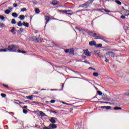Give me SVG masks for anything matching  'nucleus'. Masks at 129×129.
<instances>
[{
	"mask_svg": "<svg viewBox=\"0 0 129 129\" xmlns=\"http://www.w3.org/2000/svg\"><path fill=\"white\" fill-rule=\"evenodd\" d=\"M18 26H19V27H22V26H23V24H22V22L21 21H19L18 23H17Z\"/></svg>",
	"mask_w": 129,
	"mask_h": 129,
	"instance_id": "obj_24",
	"label": "nucleus"
},
{
	"mask_svg": "<svg viewBox=\"0 0 129 129\" xmlns=\"http://www.w3.org/2000/svg\"><path fill=\"white\" fill-rule=\"evenodd\" d=\"M56 118L55 117H51L50 119H49V121H50V122H51V123H55L56 122Z\"/></svg>",
	"mask_w": 129,
	"mask_h": 129,
	"instance_id": "obj_14",
	"label": "nucleus"
},
{
	"mask_svg": "<svg viewBox=\"0 0 129 129\" xmlns=\"http://www.w3.org/2000/svg\"><path fill=\"white\" fill-rule=\"evenodd\" d=\"M28 108V106H24L23 107V108Z\"/></svg>",
	"mask_w": 129,
	"mask_h": 129,
	"instance_id": "obj_56",
	"label": "nucleus"
},
{
	"mask_svg": "<svg viewBox=\"0 0 129 129\" xmlns=\"http://www.w3.org/2000/svg\"><path fill=\"white\" fill-rule=\"evenodd\" d=\"M19 18L21 21H22L23 20H25V16L24 15H20Z\"/></svg>",
	"mask_w": 129,
	"mask_h": 129,
	"instance_id": "obj_20",
	"label": "nucleus"
},
{
	"mask_svg": "<svg viewBox=\"0 0 129 129\" xmlns=\"http://www.w3.org/2000/svg\"><path fill=\"white\" fill-rule=\"evenodd\" d=\"M96 37H97V39H98L99 40H102L103 41H104V42H107V41L104 39L103 37L97 36H97Z\"/></svg>",
	"mask_w": 129,
	"mask_h": 129,
	"instance_id": "obj_13",
	"label": "nucleus"
},
{
	"mask_svg": "<svg viewBox=\"0 0 129 129\" xmlns=\"http://www.w3.org/2000/svg\"><path fill=\"white\" fill-rule=\"evenodd\" d=\"M97 55L100 57V58H103V56L101 55L100 52H98Z\"/></svg>",
	"mask_w": 129,
	"mask_h": 129,
	"instance_id": "obj_33",
	"label": "nucleus"
},
{
	"mask_svg": "<svg viewBox=\"0 0 129 129\" xmlns=\"http://www.w3.org/2000/svg\"><path fill=\"white\" fill-rule=\"evenodd\" d=\"M114 109L115 110H119L121 109V107H118V106H116L114 108Z\"/></svg>",
	"mask_w": 129,
	"mask_h": 129,
	"instance_id": "obj_22",
	"label": "nucleus"
},
{
	"mask_svg": "<svg viewBox=\"0 0 129 129\" xmlns=\"http://www.w3.org/2000/svg\"><path fill=\"white\" fill-rule=\"evenodd\" d=\"M106 55L109 56V57H114L115 53L112 51H108L106 53Z\"/></svg>",
	"mask_w": 129,
	"mask_h": 129,
	"instance_id": "obj_5",
	"label": "nucleus"
},
{
	"mask_svg": "<svg viewBox=\"0 0 129 129\" xmlns=\"http://www.w3.org/2000/svg\"><path fill=\"white\" fill-rule=\"evenodd\" d=\"M32 41H33L34 42H37V43H42V40L39 38H35V39L33 38Z\"/></svg>",
	"mask_w": 129,
	"mask_h": 129,
	"instance_id": "obj_12",
	"label": "nucleus"
},
{
	"mask_svg": "<svg viewBox=\"0 0 129 129\" xmlns=\"http://www.w3.org/2000/svg\"><path fill=\"white\" fill-rule=\"evenodd\" d=\"M105 61V62H108L109 60L107 59V58H106Z\"/></svg>",
	"mask_w": 129,
	"mask_h": 129,
	"instance_id": "obj_57",
	"label": "nucleus"
},
{
	"mask_svg": "<svg viewBox=\"0 0 129 129\" xmlns=\"http://www.w3.org/2000/svg\"><path fill=\"white\" fill-rule=\"evenodd\" d=\"M21 12H27V8H24L21 9Z\"/></svg>",
	"mask_w": 129,
	"mask_h": 129,
	"instance_id": "obj_32",
	"label": "nucleus"
},
{
	"mask_svg": "<svg viewBox=\"0 0 129 129\" xmlns=\"http://www.w3.org/2000/svg\"><path fill=\"white\" fill-rule=\"evenodd\" d=\"M5 14H6V15H9V14H10V13H11V11L9 10H6L5 12Z\"/></svg>",
	"mask_w": 129,
	"mask_h": 129,
	"instance_id": "obj_26",
	"label": "nucleus"
},
{
	"mask_svg": "<svg viewBox=\"0 0 129 129\" xmlns=\"http://www.w3.org/2000/svg\"><path fill=\"white\" fill-rule=\"evenodd\" d=\"M0 27H1V28H6V25L4 23H0Z\"/></svg>",
	"mask_w": 129,
	"mask_h": 129,
	"instance_id": "obj_25",
	"label": "nucleus"
},
{
	"mask_svg": "<svg viewBox=\"0 0 129 129\" xmlns=\"http://www.w3.org/2000/svg\"><path fill=\"white\" fill-rule=\"evenodd\" d=\"M11 113H12V114H15V113H14V112H11Z\"/></svg>",
	"mask_w": 129,
	"mask_h": 129,
	"instance_id": "obj_62",
	"label": "nucleus"
},
{
	"mask_svg": "<svg viewBox=\"0 0 129 129\" xmlns=\"http://www.w3.org/2000/svg\"><path fill=\"white\" fill-rule=\"evenodd\" d=\"M60 13H71V10H60L59 11Z\"/></svg>",
	"mask_w": 129,
	"mask_h": 129,
	"instance_id": "obj_15",
	"label": "nucleus"
},
{
	"mask_svg": "<svg viewBox=\"0 0 129 129\" xmlns=\"http://www.w3.org/2000/svg\"><path fill=\"white\" fill-rule=\"evenodd\" d=\"M122 11H124V10H125L124 9V8H123V7H122Z\"/></svg>",
	"mask_w": 129,
	"mask_h": 129,
	"instance_id": "obj_59",
	"label": "nucleus"
},
{
	"mask_svg": "<svg viewBox=\"0 0 129 129\" xmlns=\"http://www.w3.org/2000/svg\"><path fill=\"white\" fill-rule=\"evenodd\" d=\"M88 11H90V10H87V9H86V10H83V9L80 10L81 12H88Z\"/></svg>",
	"mask_w": 129,
	"mask_h": 129,
	"instance_id": "obj_37",
	"label": "nucleus"
},
{
	"mask_svg": "<svg viewBox=\"0 0 129 129\" xmlns=\"http://www.w3.org/2000/svg\"><path fill=\"white\" fill-rule=\"evenodd\" d=\"M58 4V2L57 1H53L52 2H51V5L52 6H56Z\"/></svg>",
	"mask_w": 129,
	"mask_h": 129,
	"instance_id": "obj_18",
	"label": "nucleus"
},
{
	"mask_svg": "<svg viewBox=\"0 0 129 129\" xmlns=\"http://www.w3.org/2000/svg\"><path fill=\"white\" fill-rule=\"evenodd\" d=\"M79 12H81L80 10H78L77 11V13H79Z\"/></svg>",
	"mask_w": 129,
	"mask_h": 129,
	"instance_id": "obj_60",
	"label": "nucleus"
},
{
	"mask_svg": "<svg viewBox=\"0 0 129 129\" xmlns=\"http://www.w3.org/2000/svg\"><path fill=\"white\" fill-rule=\"evenodd\" d=\"M1 95L3 98L7 97V95L6 94L1 93Z\"/></svg>",
	"mask_w": 129,
	"mask_h": 129,
	"instance_id": "obj_29",
	"label": "nucleus"
},
{
	"mask_svg": "<svg viewBox=\"0 0 129 129\" xmlns=\"http://www.w3.org/2000/svg\"><path fill=\"white\" fill-rule=\"evenodd\" d=\"M84 62V63H88V61L87 60H85Z\"/></svg>",
	"mask_w": 129,
	"mask_h": 129,
	"instance_id": "obj_58",
	"label": "nucleus"
},
{
	"mask_svg": "<svg viewBox=\"0 0 129 129\" xmlns=\"http://www.w3.org/2000/svg\"><path fill=\"white\" fill-rule=\"evenodd\" d=\"M55 101H55V100H51L50 101V103H55Z\"/></svg>",
	"mask_w": 129,
	"mask_h": 129,
	"instance_id": "obj_44",
	"label": "nucleus"
},
{
	"mask_svg": "<svg viewBox=\"0 0 129 129\" xmlns=\"http://www.w3.org/2000/svg\"><path fill=\"white\" fill-rule=\"evenodd\" d=\"M93 76L95 77H98V73H94L93 74Z\"/></svg>",
	"mask_w": 129,
	"mask_h": 129,
	"instance_id": "obj_27",
	"label": "nucleus"
},
{
	"mask_svg": "<svg viewBox=\"0 0 129 129\" xmlns=\"http://www.w3.org/2000/svg\"><path fill=\"white\" fill-rule=\"evenodd\" d=\"M100 102H101V103H106V104L108 103V102H102V101H100Z\"/></svg>",
	"mask_w": 129,
	"mask_h": 129,
	"instance_id": "obj_53",
	"label": "nucleus"
},
{
	"mask_svg": "<svg viewBox=\"0 0 129 129\" xmlns=\"http://www.w3.org/2000/svg\"><path fill=\"white\" fill-rule=\"evenodd\" d=\"M35 12L36 14H40V10L39 8H35Z\"/></svg>",
	"mask_w": 129,
	"mask_h": 129,
	"instance_id": "obj_21",
	"label": "nucleus"
},
{
	"mask_svg": "<svg viewBox=\"0 0 129 129\" xmlns=\"http://www.w3.org/2000/svg\"><path fill=\"white\" fill-rule=\"evenodd\" d=\"M120 14L126 16H129V11L127 10H121Z\"/></svg>",
	"mask_w": 129,
	"mask_h": 129,
	"instance_id": "obj_4",
	"label": "nucleus"
},
{
	"mask_svg": "<svg viewBox=\"0 0 129 129\" xmlns=\"http://www.w3.org/2000/svg\"><path fill=\"white\" fill-rule=\"evenodd\" d=\"M44 17L46 20L45 25H47L50 22V17L48 16H45Z\"/></svg>",
	"mask_w": 129,
	"mask_h": 129,
	"instance_id": "obj_10",
	"label": "nucleus"
},
{
	"mask_svg": "<svg viewBox=\"0 0 129 129\" xmlns=\"http://www.w3.org/2000/svg\"><path fill=\"white\" fill-rule=\"evenodd\" d=\"M83 59H86V56L85 55H84L82 56Z\"/></svg>",
	"mask_w": 129,
	"mask_h": 129,
	"instance_id": "obj_55",
	"label": "nucleus"
},
{
	"mask_svg": "<svg viewBox=\"0 0 129 129\" xmlns=\"http://www.w3.org/2000/svg\"><path fill=\"white\" fill-rule=\"evenodd\" d=\"M83 31H84L88 34V33H89V32H90V31H88V30H87V29H84Z\"/></svg>",
	"mask_w": 129,
	"mask_h": 129,
	"instance_id": "obj_43",
	"label": "nucleus"
},
{
	"mask_svg": "<svg viewBox=\"0 0 129 129\" xmlns=\"http://www.w3.org/2000/svg\"><path fill=\"white\" fill-rule=\"evenodd\" d=\"M12 17H14V18H17L18 17V14L17 13L14 12L12 13Z\"/></svg>",
	"mask_w": 129,
	"mask_h": 129,
	"instance_id": "obj_19",
	"label": "nucleus"
},
{
	"mask_svg": "<svg viewBox=\"0 0 129 129\" xmlns=\"http://www.w3.org/2000/svg\"><path fill=\"white\" fill-rule=\"evenodd\" d=\"M21 53H22L23 54H26V53H27V51L25 50H22L21 51Z\"/></svg>",
	"mask_w": 129,
	"mask_h": 129,
	"instance_id": "obj_46",
	"label": "nucleus"
},
{
	"mask_svg": "<svg viewBox=\"0 0 129 129\" xmlns=\"http://www.w3.org/2000/svg\"><path fill=\"white\" fill-rule=\"evenodd\" d=\"M11 23L15 25V24H17V22H16V20H15V19H13L12 20Z\"/></svg>",
	"mask_w": 129,
	"mask_h": 129,
	"instance_id": "obj_28",
	"label": "nucleus"
},
{
	"mask_svg": "<svg viewBox=\"0 0 129 129\" xmlns=\"http://www.w3.org/2000/svg\"><path fill=\"white\" fill-rule=\"evenodd\" d=\"M68 15H69L70 16H71V15H72V13H71L70 12H67V13Z\"/></svg>",
	"mask_w": 129,
	"mask_h": 129,
	"instance_id": "obj_49",
	"label": "nucleus"
},
{
	"mask_svg": "<svg viewBox=\"0 0 129 129\" xmlns=\"http://www.w3.org/2000/svg\"><path fill=\"white\" fill-rule=\"evenodd\" d=\"M49 127H50L51 129H55L57 128V125L55 124L51 123L49 125Z\"/></svg>",
	"mask_w": 129,
	"mask_h": 129,
	"instance_id": "obj_9",
	"label": "nucleus"
},
{
	"mask_svg": "<svg viewBox=\"0 0 129 129\" xmlns=\"http://www.w3.org/2000/svg\"><path fill=\"white\" fill-rule=\"evenodd\" d=\"M65 53H69L70 55H72L74 56V48H72L70 49H64Z\"/></svg>",
	"mask_w": 129,
	"mask_h": 129,
	"instance_id": "obj_3",
	"label": "nucleus"
},
{
	"mask_svg": "<svg viewBox=\"0 0 129 129\" xmlns=\"http://www.w3.org/2000/svg\"><path fill=\"white\" fill-rule=\"evenodd\" d=\"M51 112H52V113H57V112L55 111H51Z\"/></svg>",
	"mask_w": 129,
	"mask_h": 129,
	"instance_id": "obj_54",
	"label": "nucleus"
},
{
	"mask_svg": "<svg viewBox=\"0 0 129 129\" xmlns=\"http://www.w3.org/2000/svg\"><path fill=\"white\" fill-rule=\"evenodd\" d=\"M115 3L116 4H117V5H121V2H120L119 1H115Z\"/></svg>",
	"mask_w": 129,
	"mask_h": 129,
	"instance_id": "obj_34",
	"label": "nucleus"
},
{
	"mask_svg": "<svg viewBox=\"0 0 129 129\" xmlns=\"http://www.w3.org/2000/svg\"><path fill=\"white\" fill-rule=\"evenodd\" d=\"M93 3V1H89L86 2L84 4L81 5L79 6V8H84V9H87V8H89V7H90L92 5V3Z\"/></svg>",
	"mask_w": 129,
	"mask_h": 129,
	"instance_id": "obj_1",
	"label": "nucleus"
},
{
	"mask_svg": "<svg viewBox=\"0 0 129 129\" xmlns=\"http://www.w3.org/2000/svg\"><path fill=\"white\" fill-rule=\"evenodd\" d=\"M62 88H63V87H64V85L63 84H62Z\"/></svg>",
	"mask_w": 129,
	"mask_h": 129,
	"instance_id": "obj_61",
	"label": "nucleus"
},
{
	"mask_svg": "<svg viewBox=\"0 0 129 129\" xmlns=\"http://www.w3.org/2000/svg\"><path fill=\"white\" fill-rule=\"evenodd\" d=\"M19 47H17V45L13 44L12 45H9L7 50H8L9 52H17V49Z\"/></svg>",
	"mask_w": 129,
	"mask_h": 129,
	"instance_id": "obj_2",
	"label": "nucleus"
},
{
	"mask_svg": "<svg viewBox=\"0 0 129 129\" xmlns=\"http://www.w3.org/2000/svg\"><path fill=\"white\" fill-rule=\"evenodd\" d=\"M88 35H89L91 37H97V33H95V32L94 31H90L88 33Z\"/></svg>",
	"mask_w": 129,
	"mask_h": 129,
	"instance_id": "obj_6",
	"label": "nucleus"
},
{
	"mask_svg": "<svg viewBox=\"0 0 129 129\" xmlns=\"http://www.w3.org/2000/svg\"><path fill=\"white\" fill-rule=\"evenodd\" d=\"M22 25L23 26H24V27H26V28H29V23H26V22H24L22 23Z\"/></svg>",
	"mask_w": 129,
	"mask_h": 129,
	"instance_id": "obj_16",
	"label": "nucleus"
},
{
	"mask_svg": "<svg viewBox=\"0 0 129 129\" xmlns=\"http://www.w3.org/2000/svg\"><path fill=\"white\" fill-rule=\"evenodd\" d=\"M33 97H34V95H32L31 96H27L26 98H27V99H30V100H33Z\"/></svg>",
	"mask_w": 129,
	"mask_h": 129,
	"instance_id": "obj_17",
	"label": "nucleus"
},
{
	"mask_svg": "<svg viewBox=\"0 0 129 129\" xmlns=\"http://www.w3.org/2000/svg\"><path fill=\"white\" fill-rule=\"evenodd\" d=\"M33 4L34 6H36V5H38V2L36 1H33Z\"/></svg>",
	"mask_w": 129,
	"mask_h": 129,
	"instance_id": "obj_39",
	"label": "nucleus"
},
{
	"mask_svg": "<svg viewBox=\"0 0 129 129\" xmlns=\"http://www.w3.org/2000/svg\"><path fill=\"white\" fill-rule=\"evenodd\" d=\"M103 11L106 12V13H111V12L110 11L106 10V9H104Z\"/></svg>",
	"mask_w": 129,
	"mask_h": 129,
	"instance_id": "obj_41",
	"label": "nucleus"
},
{
	"mask_svg": "<svg viewBox=\"0 0 129 129\" xmlns=\"http://www.w3.org/2000/svg\"><path fill=\"white\" fill-rule=\"evenodd\" d=\"M78 30L79 31H83V30H82V28L81 27L79 28Z\"/></svg>",
	"mask_w": 129,
	"mask_h": 129,
	"instance_id": "obj_50",
	"label": "nucleus"
},
{
	"mask_svg": "<svg viewBox=\"0 0 129 129\" xmlns=\"http://www.w3.org/2000/svg\"><path fill=\"white\" fill-rule=\"evenodd\" d=\"M13 34H16V32L14 31Z\"/></svg>",
	"mask_w": 129,
	"mask_h": 129,
	"instance_id": "obj_64",
	"label": "nucleus"
},
{
	"mask_svg": "<svg viewBox=\"0 0 129 129\" xmlns=\"http://www.w3.org/2000/svg\"><path fill=\"white\" fill-rule=\"evenodd\" d=\"M111 109V106H106V109Z\"/></svg>",
	"mask_w": 129,
	"mask_h": 129,
	"instance_id": "obj_40",
	"label": "nucleus"
},
{
	"mask_svg": "<svg viewBox=\"0 0 129 129\" xmlns=\"http://www.w3.org/2000/svg\"><path fill=\"white\" fill-rule=\"evenodd\" d=\"M11 33H13V32H15V27H13L11 30Z\"/></svg>",
	"mask_w": 129,
	"mask_h": 129,
	"instance_id": "obj_42",
	"label": "nucleus"
},
{
	"mask_svg": "<svg viewBox=\"0 0 129 129\" xmlns=\"http://www.w3.org/2000/svg\"><path fill=\"white\" fill-rule=\"evenodd\" d=\"M83 52L84 53V54L86 55V56H88L89 57H90V56H91V52L89 51L88 49L84 50Z\"/></svg>",
	"mask_w": 129,
	"mask_h": 129,
	"instance_id": "obj_7",
	"label": "nucleus"
},
{
	"mask_svg": "<svg viewBox=\"0 0 129 129\" xmlns=\"http://www.w3.org/2000/svg\"><path fill=\"white\" fill-rule=\"evenodd\" d=\"M37 126H38V125L36 124L35 125V127H37Z\"/></svg>",
	"mask_w": 129,
	"mask_h": 129,
	"instance_id": "obj_63",
	"label": "nucleus"
},
{
	"mask_svg": "<svg viewBox=\"0 0 129 129\" xmlns=\"http://www.w3.org/2000/svg\"><path fill=\"white\" fill-rule=\"evenodd\" d=\"M101 108L104 109V108H106V106H101Z\"/></svg>",
	"mask_w": 129,
	"mask_h": 129,
	"instance_id": "obj_47",
	"label": "nucleus"
},
{
	"mask_svg": "<svg viewBox=\"0 0 129 129\" xmlns=\"http://www.w3.org/2000/svg\"><path fill=\"white\" fill-rule=\"evenodd\" d=\"M3 86L5 88H7V89H10V87H9V86L8 85H6L5 84H3Z\"/></svg>",
	"mask_w": 129,
	"mask_h": 129,
	"instance_id": "obj_31",
	"label": "nucleus"
},
{
	"mask_svg": "<svg viewBox=\"0 0 129 129\" xmlns=\"http://www.w3.org/2000/svg\"><path fill=\"white\" fill-rule=\"evenodd\" d=\"M0 19L2 20V21H4V20H5V17L3 16V15H1L0 16Z\"/></svg>",
	"mask_w": 129,
	"mask_h": 129,
	"instance_id": "obj_35",
	"label": "nucleus"
},
{
	"mask_svg": "<svg viewBox=\"0 0 129 129\" xmlns=\"http://www.w3.org/2000/svg\"><path fill=\"white\" fill-rule=\"evenodd\" d=\"M89 45L91 46H95V47L96 46V41L93 40L89 42Z\"/></svg>",
	"mask_w": 129,
	"mask_h": 129,
	"instance_id": "obj_11",
	"label": "nucleus"
},
{
	"mask_svg": "<svg viewBox=\"0 0 129 129\" xmlns=\"http://www.w3.org/2000/svg\"><path fill=\"white\" fill-rule=\"evenodd\" d=\"M17 52H18V53H21V52H22V50H20V49H18V50H17Z\"/></svg>",
	"mask_w": 129,
	"mask_h": 129,
	"instance_id": "obj_51",
	"label": "nucleus"
},
{
	"mask_svg": "<svg viewBox=\"0 0 129 129\" xmlns=\"http://www.w3.org/2000/svg\"><path fill=\"white\" fill-rule=\"evenodd\" d=\"M0 52H8V49H4V48H2L1 49H0Z\"/></svg>",
	"mask_w": 129,
	"mask_h": 129,
	"instance_id": "obj_23",
	"label": "nucleus"
},
{
	"mask_svg": "<svg viewBox=\"0 0 129 129\" xmlns=\"http://www.w3.org/2000/svg\"><path fill=\"white\" fill-rule=\"evenodd\" d=\"M95 47H97V48H100L102 47V44H96Z\"/></svg>",
	"mask_w": 129,
	"mask_h": 129,
	"instance_id": "obj_30",
	"label": "nucleus"
},
{
	"mask_svg": "<svg viewBox=\"0 0 129 129\" xmlns=\"http://www.w3.org/2000/svg\"><path fill=\"white\" fill-rule=\"evenodd\" d=\"M13 6H14V8H17V7H18V4L16 3H15L13 4Z\"/></svg>",
	"mask_w": 129,
	"mask_h": 129,
	"instance_id": "obj_45",
	"label": "nucleus"
},
{
	"mask_svg": "<svg viewBox=\"0 0 129 129\" xmlns=\"http://www.w3.org/2000/svg\"><path fill=\"white\" fill-rule=\"evenodd\" d=\"M23 113H25V114H27V113H28V111L26 109H23Z\"/></svg>",
	"mask_w": 129,
	"mask_h": 129,
	"instance_id": "obj_36",
	"label": "nucleus"
},
{
	"mask_svg": "<svg viewBox=\"0 0 129 129\" xmlns=\"http://www.w3.org/2000/svg\"><path fill=\"white\" fill-rule=\"evenodd\" d=\"M125 16L124 15L121 16V19H125Z\"/></svg>",
	"mask_w": 129,
	"mask_h": 129,
	"instance_id": "obj_48",
	"label": "nucleus"
},
{
	"mask_svg": "<svg viewBox=\"0 0 129 129\" xmlns=\"http://www.w3.org/2000/svg\"><path fill=\"white\" fill-rule=\"evenodd\" d=\"M97 93H98V95H102V92H101V91H98Z\"/></svg>",
	"mask_w": 129,
	"mask_h": 129,
	"instance_id": "obj_38",
	"label": "nucleus"
},
{
	"mask_svg": "<svg viewBox=\"0 0 129 129\" xmlns=\"http://www.w3.org/2000/svg\"><path fill=\"white\" fill-rule=\"evenodd\" d=\"M34 113H37V114H39V113L41 116H46V114H45V113L43 112L42 111H34Z\"/></svg>",
	"mask_w": 129,
	"mask_h": 129,
	"instance_id": "obj_8",
	"label": "nucleus"
},
{
	"mask_svg": "<svg viewBox=\"0 0 129 129\" xmlns=\"http://www.w3.org/2000/svg\"><path fill=\"white\" fill-rule=\"evenodd\" d=\"M20 32H24V29H23V28H20Z\"/></svg>",
	"mask_w": 129,
	"mask_h": 129,
	"instance_id": "obj_52",
	"label": "nucleus"
}]
</instances>
